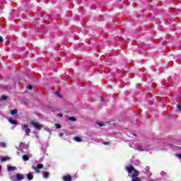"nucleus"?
<instances>
[{
    "mask_svg": "<svg viewBox=\"0 0 181 181\" xmlns=\"http://www.w3.org/2000/svg\"><path fill=\"white\" fill-rule=\"evenodd\" d=\"M30 124L33 125V127H34V128L35 129H37V131H40V129H42V128H43V125H42L41 124H40L37 122L33 121L30 122Z\"/></svg>",
    "mask_w": 181,
    "mask_h": 181,
    "instance_id": "obj_1",
    "label": "nucleus"
},
{
    "mask_svg": "<svg viewBox=\"0 0 181 181\" xmlns=\"http://www.w3.org/2000/svg\"><path fill=\"white\" fill-rule=\"evenodd\" d=\"M21 129L23 131H25V135L29 136V135L30 134V129L29 128V126H28V124H22L21 125Z\"/></svg>",
    "mask_w": 181,
    "mask_h": 181,
    "instance_id": "obj_2",
    "label": "nucleus"
},
{
    "mask_svg": "<svg viewBox=\"0 0 181 181\" xmlns=\"http://www.w3.org/2000/svg\"><path fill=\"white\" fill-rule=\"evenodd\" d=\"M31 168L33 169L36 173H40V170L39 169H43V164H38L37 167L33 165Z\"/></svg>",
    "mask_w": 181,
    "mask_h": 181,
    "instance_id": "obj_3",
    "label": "nucleus"
},
{
    "mask_svg": "<svg viewBox=\"0 0 181 181\" xmlns=\"http://www.w3.org/2000/svg\"><path fill=\"white\" fill-rule=\"evenodd\" d=\"M16 180H18V181L23 180V179H25V177L23 176V175L21 173H17L16 175Z\"/></svg>",
    "mask_w": 181,
    "mask_h": 181,
    "instance_id": "obj_4",
    "label": "nucleus"
},
{
    "mask_svg": "<svg viewBox=\"0 0 181 181\" xmlns=\"http://www.w3.org/2000/svg\"><path fill=\"white\" fill-rule=\"evenodd\" d=\"M125 170L127 171L128 173H131V172H134L135 168H134V166L130 165V167H126Z\"/></svg>",
    "mask_w": 181,
    "mask_h": 181,
    "instance_id": "obj_5",
    "label": "nucleus"
},
{
    "mask_svg": "<svg viewBox=\"0 0 181 181\" xmlns=\"http://www.w3.org/2000/svg\"><path fill=\"white\" fill-rule=\"evenodd\" d=\"M63 180L64 181H71L72 180V177L71 175H66L64 177H63Z\"/></svg>",
    "mask_w": 181,
    "mask_h": 181,
    "instance_id": "obj_6",
    "label": "nucleus"
},
{
    "mask_svg": "<svg viewBox=\"0 0 181 181\" xmlns=\"http://www.w3.org/2000/svg\"><path fill=\"white\" fill-rule=\"evenodd\" d=\"M8 122H10V124H11L12 125H16V124H18V121H16V119H9Z\"/></svg>",
    "mask_w": 181,
    "mask_h": 181,
    "instance_id": "obj_7",
    "label": "nucleus"
},
{
    "mask_svg": "<svg viewBox=\"0 0 181 181\" xmlns=\"http://www.w3.org/2000/svg\"><path fill=\"white\" fill-rule=\"evenodd\" d=\"M7 170H8V172H12V171H13V170H16V167L8 166V167L7 168Z\"/></svg>",
    "mask_w": 181,
    "mask_h": 181,
    "instance_id": "obj_8",
    "label": "nucleus"
},
{
    "mask_svg": "<svg viewBox=\"0 0 181 181\" xmlns=\"http://www.w3.org/2000/svg\"><path fill=\"white\" fill-rule=\"evenodd\" d=\"M74 141H76V142H81L83 139L81 137L75 136L74 137Z\"/></svg>",
    "mask_w": 181,
    "mask_h": 181,
    "instance_id": "obj_9",
    "label": "nucleus"
},
{
    "mask_svg": "<svg viewBox=\"0 0 181 181\" xmlns=\"http://www.w3.org/2000/svg\"><path fill=\"white\" fill-rule=\"evenodd\" d=\"M42 176L45 179H47L49 177V172L45 171L43 173Z\"/></svg>",
    "mask_w": 181,
    "mask_h": 181,
    "instance_id": "obj_10",
    "label": "nucleus"
},
{
    "mask_svg": "<svg viewBox=\"0 0 181 181\" xmlns=\"http://www.w3.org/2000/svg\"><path fill=\"white\" fill-rule=\"evenodd\" d=\"M27 177H28V180H32L33 179V175L32 173H28L27 175Z\"/></svg>",
    "mask_w": 181,
    "mask_h": 181,
    "instance_id": "obj_11",
    "label": "nucleus"
},
{
    "mask_svg": "<svg viewBox=\"0 0 181 181\" xmlns=\"http://www.w3.org/2000/svg\"><path fill=\"white\" fill-rule=\"evenodd\" d=\"M15 114H18V109H14L11 111V115H15Z\"/></svg>",
    "mask_w": 181,
    "mask_h": 181,
    "instance_id": "obj_12",
    "label": "nucleus"
},
{
    "mask_svg": "<svg viewBox=\"0 0 181 181\" xmlns=\"http://www.w3.org/2000/svg\"><path fill=\"white\" fill-rule=\"evenodd\" d=\"M68 119L69 121H73L74 122L77 121V119H76V117H68Z\"/></svg>",
    "mask_w": 181,
    "mask_h": 181,
    "instance_id": "obj_13",
    "label": "nucleus"
},
{
    "mask_svg": "<svg viewBox=\"0 0 181 181\" xmlns=\"http://www.w3.org/2000/svg\"><path fill=\"white\" fill-rule=\"evenodd\" d=\"M23 159L26 161V160H29V156L28 155H23Z\"/></svg>",
    "mask_w": 181,
    "mask_h": 181,
    "instance_id": "obj_14",
    "label": "nucleus"
},
{
    "mask_svg": "<svg viewBox=\"0 0 181 181\" xmlns=\"http://www.w3.org/2000/svg\"><path fill=\"white\" fill-rule=\"evenodd\" d=\"M10 158L9 157H3L1 158V162H5L6 160H9Z\"/></svg>",
    "mask_w": 181,
    "mask_h": 181,
    "instance_id": "obj_15",
    "label": "nucleus"
},
{
    "mask_svg": "<svg viewBox=\"0 0 181 181\" xmlns=\"http://www.w3.org/2000/svg\"><path fill=\"white\" fill-rule=\"evenodd\" d=\"M8 98V96H2L0 99V101H5Z\"/></svg>",
    "mask_w": 181,
    "mask_h": 181,
    "instance_id": "obj_16",
    "label": "nucleus"
},
{
    "mask_svg": "<svg viewBox=\"0 0 181 181\" xmlns=\"http://www.w3.org/2000/svg\"><path fill=\"white\" fill-rule=\"evenodd\" d=\"M45 131H47V132H49V134H52V130H50V129L45 127L44 129Z\"/></svg>",
    "mask_w": 181,
    "mask_h": 181,
    "instance_id": "obj_17",
    "label": "nucleus"
},
{
    "mask_svg": "<svg viewBox=\"0 0 181 181\" xmlns=\"http://www.w3.org/2000/svg\"><path fill=\"white\" fill-rule=\"evenodd\" d=\"M55 127H56L57 129L62 128V125H60L59 124H55Z\"/></svg>",
    "mask_w": 181,
    "mask_h": 181,
    "instance_id": "obj_18",
    "label": "nucleus"
},
{
    "mask_svg": "<svg viewBox=\"0 0 181 181\" xmlns=\"http://www.w3.org/2000/svg\"><path fill=\"white\" fill-rule=\"evenodd\" d=\"M56 95H57V97H59V98H62V95L60 94V93H59V91L56 92Z\"/></svg>",
    "mask_w": 181,
    "mask_h": 181,
    "instance_id": "obj_19",
    "label": "nucleus"
},
{
    "mask_svg": "<svg viewBox=\"0 0 181 181\" xmlns=\"http://www.w3.org/2000/svg\"><path fill=\"white\" fill-rule=\"evenodd\" d=\"M27 88H28V90H33V86H32V85H28V87H27Z\"/></svg>",
    "mask_w": 181,
    "mask_h": 181,
    "instance_id": "obj_20",
    "label": "nucleus"
},
{
    "mask_svg": "<svg viewBox=\"0 0 181 181\" xmlns=\"http://www.w3.org/2000/svg\"><path fill=\"white\" fill-rule=\"evenodd\" d=\"M103 145H110L109 141H103Z\"/></svg>",
    "mask_w": 181,
    "mask_h": 181,
    "instance_id": "obj_21",
    "label": "nucleus"
},
{
    "mask_svg": "<svg viewBox=\"0 0 181 181\" xmlns=\"http://www.w3.org/2000/svg\"><path fill=\"white\" fill-rule=\"evenodd\" d=\"M98 125H99L100 127H103L104 124L103 122H98Z\"/></svg>",
    "mask_w": 181,
    "mask_h": 181,
    "instance_id": "obj_22",
    "label": "nucleus"
},
{
    "mask_svg": "<svg viewBox=\"0 0 181 181\" xmlns=\"http://www.w3.org/2000/svg\"><path fill=\"white\" fill-rule=\"evenodd\" d=\"M19 147H20V148H23V143L21 142V143L19 144Z\"/></svg>",
    "mask_w": 181,
    "mask_h": 181,
    "instance_id": "obj_23",
    "label": "nucleus"
},
{
    "mask_svg": "<svg viewBox=\"0 0 181 181\" xmlns=\"http://www.w3.org/2000/svg\"><path fill=\"white\" fill-rule=\"evenodd\" d=\"M177 108L181 111V105H177Z\"/></svg>",
    "mask_w": 181,
    "mask_h": 181,
    "instance_id": "obj_24",
    "label": "nucleus"
},
{
    "mask_svg": "<svg viewBox=\"0 0 181 181\" xmlns=\"http://www.w3.org/2000/svg\"><path fill=\"white\" fill-rule=\"evenodd\" d=\"M177 158H179V159H181V153L177 154Z\"/></svg>",
    "mask_w": 181,
    "mask_h": 181,
    "instance_id": "obj_25",
    "label": "nucleus"
},
{
    "mask_svg": "<svg viewBox=\"0 0 181 181\" xmlns=\"http://www.w3.org/2000/svg\"><path fill=\"white\" fill-rule=\"evenodd\" d=\"M101 101H102V103H105V99L102 97V98H101Z\"/></svg>",
    "mask_w": 181,
    "mask_h": 181,
    "instance_id": "obj_26",
    "label": "nucleus"
},
{
    "mask_svg": "<svg viewBox=\"0 0 181 181\" xmlns=\"http://www.w3.org/2000/svg\"><path fill=\"white\" fill-rule=\"evenodd\" d=\"M64 134L63 133H59V136L62 137L63 136Z\"/></svg>",
    "mask_w": 181,
    "mask_h": 181,
    "instance_id": "obj_27",
    "label": "nucleus"
},
{
    "mask_svg": "<svg viewBox=\"0 0 181 181\" xmlns=\"http://www.w3.org/2000/svg\"><path fill=\"white\" fill-rule=\"evenodd\" d=\"M4 39H2V37L0 36V43H2Z\"/></svg>",
    "mask_w": 181,
    "mask_h": 181,
    "instance_id": "obj_28",
    "label": "nucleus"
},
{
    "mask_svg": "<svg viewBox=\"0 0 181 181\" xmlns=\"http://www.w3.org/2000/svg\"><path fill=\"white\" fill-rule=\"evenodd\" d=\"M58 117H63V115L62 114H58Z\"/></svg>",
    "mask_w": 181,
    "mask_h": 181,
    "instance_id": "obj_29",
    "label": "nucleus"
},
{
    "mask_svg": "<svg viewBox=\"0 0 181 181\" xmlns=\"http://www.w3.org/2000/svg\"><path fill=\"white\" fill-rule=\"evenodd\" d=\"M2 170V166L0 165V172Z\"/></svg>",
    "mask_w": 181,
    "mask_h": 181,
    "instance_id": "obj_30",
    "label": "nucleus"
}]
</instances>
